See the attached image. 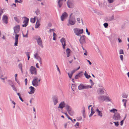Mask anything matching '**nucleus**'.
I'll use <instances>...</instances> for the list:
<instances>
[{"label":"nucleus","instance_id":"f257e3e1","mask_svg":"<svg viewBox=\"0 0 129 129\" xmlns=\"http://www.w3.org/2000/svg\"><path fill=\"white\" fill-rule=\"evenodd\" d=\"M14 32L15 34V42L14 43V46H17L18 43V37L19 36V35L17 34L20 29V27L19 25H17L14 27Z\"/></svg>","mask_w":129,"mask_h":129},{"label":"nucleus","instance_id":"f03ea898","mask_svg":"<svg viewBox=\"0 0 129 129\" xmlns=\"http://www.w3.org/2000/svg\"><path fill=\"white\" fill-rule=\"evenodd\" d=\"M73 13H71L70 15L68 20V23L67 25L69 26L70 25H73L75 24L76 22L75 18L74 17H72L71 16Z\"/></svg>","mask_w":129,"mask_h":129},{"label":"nucleus","instance_id":"7ed1b4c3","mask_svg":"<svg viewBox=\"0 0 129 129\" xmlns=\"http://www.w3.org/2000/svg\"><path fill=\"white\" fill-rule=\"evenodd\" d=\"M65 108L67 110L68 113L70 116H73V115L74 112L70 106L68 105H66Z\"/></svg>","mask_w":129,"mask_h":129},{"label":"nucleus","instance_id":"20e7f679","mask_svg":"<svg viewBox=\"0 0 129 129\" xmlns=\"http://www.w3.org/2000/svg\"><path fill=\"white\" fill-rule=\"evenodd\" d=\"M68 7L70 8H73L74 6V2L73 0H68L67 2Z\"/></svg>","mask_w":129,"mask_h":129},{"label":"nucleus","instance_id":"39448f33","mask_svg":"<svg viewBox=\"0 0 129 129\" xmlns=\"http://www.w3.org/2000/svg\"><path fill=\"white\" fill-rule=\"evenodd\" d=\"M74 31L76 34L79 36L80 34H82L83 32V29H79L75 28L74 29Z\"/></svg>","mask_w":129,"mask_h":129},{"label":"nucleus","instance_id":"423d86ee","mask_svg":"<svg viewBox=\"0 0 129 129\" xmlns=\"http://www.w3.org/2000/svg\"><path fill=\"white\" fill-rule=\"evenodd\" d=\"M34 39L36 40L38 44L41 47H43V46L42 45V41L40 36H36L34 38Z\"/></svg>","mask_w":129,"mask_h":129},{"label":"nucleus","instance_id":"0eeeda50","mask_svg":"<svg viewBox=\"0 0 129 129\" xmlns=\"http://www.w3.org/2000/svg\"><path fill=\"white\" fill-rule=\"evenodd\" d=\"M80 36V38L79 39V42L82 45L83 44L86 43L85 38L86 36L85 35H82V36Z\"/></svg>","mask_w":129,"mask_h":129},{"label":"nucleus","instance_id":"6e6552de","mask_svg":"<svg viewBox=\"0 0 129 129\" xmlns=\"http://www.w3.org/2000/svg\"><path fill=\"white\" fill-rule=\"evenodd\" d=\"M120 114L118 113H115L113 116V118L116 120H119L120 118Z\"/></svg>","mask_w":129,"mask_h":129},{"label":"nucleus","instance_id":"1a4fd4ad","mask_svg":"<svg viewBox=\"0 0 129 129\" xmlns=\"http://www.w3.org/2000/svg\"><path fill=\"white\" fill-rule=\"evenodd\" d=\"M89 86L88 85H84L83 84L81 83L80 84L78 87V88L79 90H81L86 89H87L89 87Z\"/></svg>","mask_w":129,"mask_h":129},{"label":"nucleus","instance_id":"9d476101","mask_svg":"<svg viewBox=\"0 0 129 129\" xmlns=\"http://www.w3.org/2000/svg\"><path fill=\"white\" fill-rule=\"evenodd\" d=\"M36 68L35 67L33 66H31L30 69V70L31 73L32 74H36L37 73V71L36 70Z\"/></svg>","mask_w":129,"mask_h":129},{"label":"nucleus","instance_id":"9b49d317","mask_svg":"<svg viewBox=\"0 0 129 129\" xmlns=\"http://www.w3.org/2000/svg\"><path fill=\"white\" fill-rule=\"evenodd\" d=\"M52 98L54 105H56L58 102L57 96V95H54L52 97Z\"/></svg>","mask_w":129,"mask_h":129},{"label":"nucleus","instance_id":"f8f14e48","mask_svg":"<svg viewBox=\"0 0 129 129\" xmlns=\"http://www.w3.org/2000/svg\"><path fill=\"white\" fill-rule=\"evenodd\" d=\"M68 16L67 13L64 12L62 13V15L61 16V19L62 21H63L64 19L66 18Z\"/></svg>","mask_w":129,"mask_h":129},{"label":"nucleus","instance_id":"ddd939ff","mask_svg":"<svg viewBox=\"0 0 129 129\" xmlns=\"http://www.w3.org/2000/svg\"><path fill=\"white\" fill-rule=\"evenodd\" d=\"M34 57L36 59H37L38 61H39V62L40 63V64H41L42 62L41 61V58L39 56H38V54L37 53H36L34 55Z\"/></svg>","mask_w":129,"mask_h":129},{"label":"nucleus","instance_id":"4468645a","mask_svg":"<svg viewBox=\"0 0 129 129\" xmlns=\"http://www.w3.org/2000/svg\"><path fill=\"white\" fill-rule=\"evenodd\" d=\"M8 17L6 15H4L3 16L2 20L4 23L7 24L8 23Z\"/></svg>","mask_w":129,"mask_h":129},{"label":"nucleus","instance_id":"2eb2a0df","mask_svg":"<svg viewBox=\"0 0 129 129\" xmlns=\"http://www.w3.org/2000/svg\"><path fill=\"white\" fill-rule=\"evenodd\" d=\"M66 105L65 103L64 102H61L59 105L58 108L62 109L64 107H65Z\"/></svg>","mask_w":129,"mask_h":129},{"label":"nucleus","instance_id":"dca6fc26","mask_svg":"<svg viewBox=\"0 0 129 129\" xmlns=\"http://www.w3.org/2000/svg\"><path fill=\"white\" fill-rule=\"evenodd\" d=\"M29 88L30 90V91L28 92L29 94H31L34 93L36 89L34 87L31 86L29 87Z\"/></svg>","mask_w":129,"mask_h":129},{"label":"nucleus","instance_id":"f3484780","mask_svg":"<svg viewBox=\"0 0 129 129\" xmlns=\"http://www.w3.org/2000/svg\"><path fill=\"white\" fill-rule=\"evenodd\" d=\"M114 14H113L111 17L107 18L106 19V21H111L114 20L115 19L114 17Z\"/></svg>","mask_w":129,"mask_h":129},{"label":"nucleus","instance_id":"a211bd4d","mask_svg":"<svg viewBox=\"0 0 129 129\" xmlns=\"http://www.w3.org/2000/svg\"><path fill=\"white\" fill-rule=\"evenodd\" d=\"M105 97L106 96H105L104 95H100L98 96V98L99 100L102 101V102H103L106 100L105 99Z\"/></svg>","mask_w":129,"mask_h":129},{"label":"nucleus","instance_id":"6ab92c4d","mask_svg":"<svg viewBox=\"0 0 129 129\" xmlns=\"http://www.w3.org/2000/svg\"><path fill=\"white\" fill-rule=\"evenodd\" d=\"M32 84L34 86L37 87L39 85V83L38 82V81H32Z\"/></svg>","mask_w":129,"mask_h":129},{"label":"nucleus","instance_id":"aec40b11","mask_svg":"<svg viewBox=\"0 0 129 129\" xmlns=\"http://www.w3.org/2000/svg\"><path fill=\"white\" fill-rule=\"evenodd\" d=\"M98 93L100 94H103L104 93L103 88H100L98 90Z\"/></svg>","mask_w":129,"mask_h":129},{"label":"nucleus","instance_id":"412c9836","mask_svg":"<svg viewBox=\"0 0 129 129\" xmlns=\"http://www.w3.org/2000/svg\"><path fill=\"white\" fill-rule=\"evenodd\" d=\"M40 21L37 18V20L35 24V28H38L40 25Z\"/></svg>","mask_w":129,"mask_h":129},{"label":"nucleus","instance_id":"4be33fe9","mask_svg":"<svg viewBox=\"0 0 129 129\" xmlns=\"http://www.w3.org/2000/svg\"><path fill=\"white\" fill-rule=\"evenodd\" d=\"M96 111L98 113V115L102 117L103 116L102 111L99 110L98 108L96 109Z\"/></svg>","mask_w":129,"mask_h":129},{"label":"nucleus","instance_id":"5701e85b","mask_svg":"<svg viewBox=\"0 0 129 129\" xmlns=\"http://www.w3.org/2000/svg\"><path fill=\"white\" fill-rule=\"evenodd\" d=\"M71 51L70 49L69 48H68L66 49V52L67 54V57H69L70 56Z\"/></svg>","mask_w":129,"mask_h":129},{"label":"nucleus","instance_id":"b1692460","mask_svg":"<svg viewBox=\"0 0 129 129\" xmlns=\"http://www.w3.org/2000/svg\"><path fill=\"white\" fill-rule=\"evenodd\" d=\"M95 112L94 111V109H93V107H91V113L89 115V117H90L93 115V114L95 113Z\"/></svg>","mask_w":129,"mask_h":129},{"label":"nucleus","instance_id":"393cba45","mask_svg":"<svg viewBox=\"0 0 129 129\" xmlns=\"http://www.w3.org/2000/svg\"><path fill=\"white\" fill-rule=\"evenodd\" d=\"M84 75L86 78L87 79H88L91 77L90 75H88L86 71H85L84 73Z\"/></svg>","mask_w":129,"mask_h":129},{"label":"nucleus","instance_id":"a878e982","mask_svg":"<svg viewBox=\"0 0 129 129\" xmlns=\"http://www.w3.org/2000/svg\"><path fill=\"white\" fill-rule=\"evenodd\" d=\"M24 18L25 19L24 20V21L23 22V23H25L28 24V21L29 20V19L25 17H24Z\"/></svg>","mask_w":129,"mask_h":129},{"label":"nucleus","instance_id":"bb28decb","mask_svg":"<svg viewBox=\"0 0 129 129\" xmlns=\"http://www.w3.org/2000/svg\"><path fill=\"white\" fill-rule=\"evenodd\" d=\"M60 41L62 43V44H64V43L66 44L65 39L63 38H62L60 39Z\"/></svg>","mask_w":129,"mask_h":129},{"label":"nucleus","instance_id":"cd10ccee","mask_svg":"<svg viewBox=\"0 0 129 129\" xmlns=\"http://www.w3.org/2000/svg\"><path fill=\"white\" fill-rule=\"evenodd\" d=\"M117 109L115 108H113L112 109H111L110 110V112L112 113H115L116 112H117Z\"/></svg>","mask_w":129,"mask_h":129},{"label":"nucleus","instance_id":"c85d7f7f","mask_svg":"<svg viewBox=\"0 0 129 129\" xmlns=\"http://www.w3.org/2000/svg\"><path fill=\"white\" fill-rule=\"evenodd\" d=\"M122 96L124 98H126L127 97V95L125 93H123L122 94Z\"/></svg>","mask_w":129,"mask_h":129},{"label":"nucleus","instance_id":"c756f323","mask_svg":"<svg viewBox=\"0 0 129 129\" xmlns=\"http://www.w3.org/2000/svg\"><path fill=\"white\" fill-rule=\"evenodd\" d=\"M127 100L126 99H123L122 100L123 102H124V106L125 108L126 107V104Z\"/></svg>","mask_w":129,"mask_h":129},{"label":"nucleus","instance_id":"7c9ffc66","mask_svg":"<svg viewBox=\"0 0 129 129\" xmlns=\"http://www.w3.org/2000/svg\"><path fill=\"white\" fill-rule=\"evenodd\" d=\"M83 72L82 71H81L80 72L78 73L77 74L78 75L79 77H81L83 75Z\"/></svg>","mask_w":129,"mask_h":129},{"label":"nucleus","instance_id":"2f4dec72","mask_svg":"<svg viewBox=\"0 0 129 129\" xmlns=\"http://www.w3.org/2000/svg\"><path fill=\"white\" fill-rule=\"evenodd\" d=\"M4 9H2V8H1L0 9V17L2 15V14L4 12L3 11Z\"/></svg>","mask_w":129,"mask_h":129},{"label":"nucleus","instance_id":"473e14b6","mask_svg":"<svg viewBox=\"0 0 129 129\" xmlns=\"http://www.w3.org/2000/svg\"><path fill=\"white\" fill-rule=\"evenodd\" d=\"M40 12V11L39 10V9H37V10L35 11V13H36V14L37 15H38L39 14Z\"/></svg>","mask_w":129,"mask_h":129},{"label":"nucleus","instance_id":"72a5a7b5","mask_svg":"<svg viewBox=\"0 0 129 129\" xmlns=\"http://www.w3.org/2000/svg\"><path fill=\"white\" fill-rule=\"evenodd\" d=\"M11 86L12 87V88L15 91H17V89H16V88L15 87V86L14 85H13V84L12 85H11Z\"/></svg>","mask_w":129,"mask_h":129},{"label":"nucleus","instance_id":"f704fd0d","mask_svg":"<svg viewBox=\"0 0 129 129\" xmlns=\"http://www.w3.org/2000/svg\"><path fill=\"white\" fill-rule=\"evenodd\" d=\"M26 55L28 57L27 60H29V59L30 58L29 53L28 52H26Z\"/></svg>","mask_w":129,"mask_h":129},{"label":"nucleus","instance_id":"c9c22d12","mask_svg":"<svg viewBox=\"0 0 129 129\" xmlns=\"http://www.w3.org/2000/svg\"><path fill=\"white\" fill-rule=\"evenodd\" d=\"M106 100H105L106 102H110L111 100L109 99V97H107L106 96L105 99Z\"/></svg>","mask_w":129,"mask_h":129},{"label":"nucleus","instance_id":"e433bc0d","mask_svg":"<svg viewBox=\"0 0 129 129\" xmlns=\"http://www.w3.org/2000/svg\"><path fill=\"white\" fill-rule=\"evenodd\" d=\"M104 26V27L106 28L108 26V23L105 22L104 23V24H103Z\"/></svg>","mask_w":129,"mask_h":129},{"label":"nucleus","instance_id":"4c0bfd02","mask_svg":"<svg viewBox=\"0 0 129 129\" xmlns=\"http://www.w3.org/2000/svg\"><path fill=\"white\" fill-rule=\"evenodd\" d=\"M79 125V123L78 122H77L76 124L74 126L76 127V128H78V127H77L76 126H78Z\"/></svg>","mask_w":129,"mask_h":129},{"label":"nucleus","instance_id":"58836bf2","mask_svg":"<svg viewBox=\"0 0 129 129\" xmlns=\"http://www.w3.org/2000/svg\"><path fill=\"white\" fill-rule=\"evenodd\" d=\"M14 19L18 23H19V20L16 17H14Z\"/></svg>","mask_w":129,"mask_h":129},{"label":"nucleus","instance_id":"ea45409f","mask_svg":"<svg viewBox=\"0 0 129 129\" xmlns=\"http://www.w3.org/2000/svg\"><path fill=\"white\" fill-rule=\"evenodd\" d=\"M113 122L114 123L115 125L116 126H118L119 124L118 121L114 122Z\"/></svg>","mask_w":129,"mask_h":129},{"label":"nucleus","instance_id":"a19ab883","mask_svg":"<svg viewBox=\"0 0 129 129\" xmlns=\"http://www.w3.org/2000/svg\"><path fill=\"white\" fill-rule=\"evenodd\" d=\"M86 31L88 35H89L90 34V33L88 31V30L87 28H86Z\"/></svg>","mask_w":129,"mask_h":129},{"label":"nucleus","instance_id":"79ce46f5","mask_svg":"<svg viewBox=\"0 0 129 129\" xmlns=\"http://www.w3.org/2000/svg\"><path fill=\"white\" fill-rule=\"evenodd\" d=\"M70 123V121H69L66 123L64 124V127L65 128H67V125L68 124H69Z\"/></svg>","mask_w":129,"mask_h":129},{"label":"nucleus","instance_id":"37998d69","mask_svg":"<svg viewBox=\"0 0 129 129\" xmlns=\"http://www.w3.org/2000/svg\"><path fill=\"white\" fill-rule=\"evenodd\" d=\"M61 112L62 113L65 114L66 115V116H67V117L68 119L69 118V117H70L68 115L67 112H62V111H61Z\"/></svg>","mask_w":129,"mask_h":129},{"label":"nucleus","instance_id":"c03bdc74","mask_svg":"<svg viewBox=\"0 0 129 129\" xmlns=\"http://www.w3.org/2000/svg\"><path fill=\"white\" fill-rule=\"evenodd\" d=\"M119 53L120 54H123L124 52H123V50L122 49H120L119 50Z\"/></svg>","mask_w":129,"mask_h":129},{"label":"nucleus","instance_id":"a18cd8bd","mask_svg":"<svg viewBox=\"0 0 129 129\" xmlns=\"http://www.w3.org/2000/svg\"><path fill=\"white\" fill-rule=\"evenodd\" d=\"M33 81H38V78L37 77H34Z\"/></svg>","mask_w":129,"mask_h":129},{"label":"nucleus","instance_id":"49530a36","mask_svg":"<svg viewBox=\"0 0 129 129\" xmlns=\"http://www.w3.org/2000/svg\"><path fill=\"white\" fill-rule=\"evenodd\" d=\"M34 19H33L32 18H31L30 19V22L33 23H34L35 22V21Z\"/></svg>","mask_w":129,"mask_h":129},{"label":"nucleus","instance_id":"de8ad7c7","mask_svg":"<svg viewBox=\"0 0 129 129\" xmlns=\"http://www.w3.org/2000/svg\"><path fill=\"white\" fill-rule=\"evenodd\" d=\"M68 76H69V78L70 79H71L72 78V77L73 75L71 74H70V73H68Z\"/></svg>","mask_w":129,"mask_h":129},{"label":"nucleus","instance_id":"09e8293b","mask_svg":"<svg viewBox=\"0 0 129 129\" xmlns=\"http://www.w3.org/2000/svg\"><path fill=\"white\" fill-rule=\"evenodd\" d=\"M22 35H23V37H25V38H27L28 37V34H26L25 35H24V34L23 33H22Z\"/></svg>","mask_w":129,"mask_h":129},{"label":"nucleus","instance_id":"8fccbe9b","mask_svg":"<svg viewBox=\"0 0 129 129\" xmlns=\"http://www.w3.org/2000/svg\"><path fill=\"white\" fill-rule=\"evenodd\" d=\"M91 84V85H93L94 84V83L93 82L92 80L91 79H90L89 80Z\"/></svg>","mask_w":129,"mask_h":129},{"label":"nucleus","instance_id":"3c124183","mask_svg":"<svg viewBox=\"0 0 129 129\" xmlns=\"http://www.w3.org/2000/svg\"><path fill=\"white\" fill-rule=\"evenodd\" d=\"M107 37H108L109 39L110 42H113V40H112V39L111 38L110 36H107Z\"/></svg>","mask_w":129,"mask_h":129},{"label":"nucleus","instance_id":"603ef678","mask_svg":"<svg viewBox=\"0 0 129 129\" xmlns=\"http://www.w3.org/2000/svg\"><path fill=\"white\" fill-rule=\"evenodd\" d=\"M28 24L25 23L24 24L22 25V26L23 27H26L27 26Z\"/></svg>","mask_w":129,"mask_h":129},{"label":"nucleus","instance_id":"864d4df0","mask_svg":"<svg viewBox=\"0 0 129 129\" xmlns=\"http://www.w3.org/2000/svg\"><path fill=\"white\" fill-rule=\"evenodd\" d=\"M22 64L21 63H19L18 66V67L19 69H20L22 68Z\"/></svg>","mask_w":129,"mask_h":129},{"label":"nucleus","instance_id":"5fc2aeb1","mask_svg":"<svg viewBox=\"0 0 129 129\" xmlns=\"http://www.w3.org/2000/svg\"><path fill=\"white\" fill-rule=\"evenodd\" d=\"M115 0H108V1L110 3H113Z\"/></svg>","mask_w":129,"mask_h":129},{"label":"nucleus","instance_id":"6e6d98bb","mask_svg":"<svg viewBox=\"0 0 129 129\" xmlns=\"http://www.w3.org/2000/svg\"><path fill=\"white\" fill-rule=\"evenodd\" d=\"M124 120H122L120 122V125H121V126H122L123 123H124Z\"/></svg>","mask_w":129,"mask_h":129},{"label":"nucleus","instance_id":"4d7b16f0","mask_svg":"<svg viewBox=\"0 0 129 129\" xmlns=\"http://www.w3.org/2000/svg\"><path fill=\"white\" fill-rule=\"evenodd\" d=\"M79 77L78 75L77 74L75 76L74 78L75 79H77L79 78Z\"/></svg>","mask_w":129,"mask_h":129},{"label":"nucleus","instance_id":"13d9d810","mask_svg":"<svg viewBox=\"0 0 129 129\" xmlns=\"http://www.w3.org/2000/svg\"><path fill=\"white\" fill-rule=\"evenodd\" d=\"M120 57L121 59V60L122 61H123V55H120Z\"/></svg>","mask_w":129,"mask_h":129},{"label":"nucleus","instance_id":"bf43d9fd","mask_svg":"<svg viewBox=\"0 0 129 129\" xmlns=\"http://www.w3.org/2000/svg\"><path fill=\"white\" fill-rule=\"evenodd\" d=\"M76 71L75 69H74L73 71H72L71 72V74L72 75H73V74Z\"/></svg>","mask_w":129,"mask_h":129},{"label":"nucleus","instance_id":"052dcab7","mask_svg":"<svg viewBox=\"0 0 129 129\" xmlns=\"http://www.w3.org/2000/svg\"><path fill=\"white\" fill-rule=\"evenodd\" d=\"M77 118V120L78 121H79L80 120H82V117L81 116L79 118Z\"/></svg>","mask_w":129,"mask_h":129},{"label":"nucleus","instance_id":"680f3d73","mask_svg":"<svg viewBox=\"0 0 129 129\" xmlns=\"http://www.w3.org/2000/svg\"><path fill=\"white\" fill-rule=\"evenodd\" d=\"M56 66L57 67V70L59 71V72L60 74V71L59 69L58 66L57 65H56Z\"/></svg>","mask_w":129,"mask_h":129},{"label":"nucleus","instance_id":"e2e57ef3","mask_svg":"<svg viewBox=\"0 0 129 129\" xmlns=\"http://www.w3.org/2000/svg\"><path fill=\"white\" fill-rule=\"evenodd\" d=\"M77 21H78V22L79 23H80V19L79 18H77Z\"/></svg>","mask_w":129,"mask_h":129},{"label":"nucleus","instance_id":"0e129e2a","mask_svg":"<svg viewBox=\"0 0 129 129\" xmlns=\"http://www.w3.org/2000/svg\"><path fill=\"white\" fill-rule=\"evenodd\" d=\"M74 86H75V84H72V90L73 91H74Z\"/></svg>","mask_w":129,"mask_h":129},{"label":"nucleus","instance_id":"69168bd1","mask_svg":"<svg viewBox=\"0 0 129 129\" xmlns=\"http://www.w3.org/2000/svg\"><path fill=\"white\" fill-rule=\"evenodd\" d=\"M55 29H50L49 30V31L51 32V31H52L53 32H54V31H55Z\"/></svg>","mask_w":129,"mask_h":129},{"label":"nucleus","instance_id":"338daca9","mask_svg":"<svg viewBox=\"0 0 129 129\" xmlns=\"http://www.w3.org/2000/svg\"><path fill=\"white\" fill-rule=\"evenodd\" d=\"M8 82L9 84L11 86V85H11V84L12 83V81L10 80H9Z\"/></svg>","mask_w":129,"mask_h":129},{"label":"nucleus","instance_id":"774afa93","mask_svg":"<svg viewBox=\"0 0 129 129\" xmlns=\"http://www.w3.org/2000/svg\"><path fill=\"white\" fill-rule=\"evenodd\" d=\"M15 81L17 82L18 83V84H20V82L18 81V80L16 79V78H15Z\"/></svg>","mask_w":129,"mask_h":129}]
</instances>
